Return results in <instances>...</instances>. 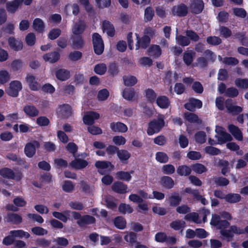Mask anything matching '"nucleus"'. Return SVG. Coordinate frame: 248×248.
I'll use <instances>...</instances> for the list:
<instances>
[{"instance_id": "f257e3e1", "label": "nucleus", "mask_w": 248, "mask_h": 248, "mask_svg": "<svg viewBox=\"0 0 248 248\" xmlns=\"http://www.w3.org/2000/svg\"><path fill=\"white\" fill-rule=\"evenodd\" d=\"M164 125V117L162 116H160L157 120H155L150 123L147 129V134L151 136L158 133Z\"/></svg>"}, {"instance_id": "f03ea898", "label": "nucleus", "mask_w": 248, "mask_h": 248, "mask_svg": "<svg viewBox=\"0 0 248 248\" xmlns=\"http://www.w3.org/2000/svg\"><path fill=\"white\" fill-rule=\"evenodd\" d=\"M22 88V84L19 81L14 80L10 83L9 87L6 91L9 95L16 97L18 96V93Z\"/></svg>"}, {"instance_id": "7ed1b4c3", "label": "nucleus", "mask_w": 248, "mask_h": 248, "mask_svg": "<svg viewBox=\"0 0 248 248\" xmlns=\"http://www.w3.org/2000/svg\"><path fill=\"white\" fill-rule=\"evenodd\" d=\"M93 42L95 53L97 55L101 54L104 49V46L101 36L95 33L93 35Z\"/></svg>"}, {"instance_id": "20e7f679", "label": "nucleus", "mask_w": 248, "mask_h": 248, "mask_svg": "<svg viewBox=\"0 0 248 248\" xmlns=\"http://www.w3.org/2000/svg\"><path fill=\"white\" fill-rule=\"evenodd\" d=\"M245 232V230L238 228L235 226H233L231 227L230 230H222L220 231L221 235L224 238L228 240L231 239L233 236V233L240 234Z\"/></svg>"}, {"instance_id": "39448f33", "label": "nucleus", "mask_w": 248, "mask_h": 248, "mask_svg": "<svg viewBox=\"0 0 248 248\" xmlns=\"http://www.w3.org/2000/svg\"><path fill=\"white\" fill-rule=\"evenodd\" d=\"M95 166L102 175L111 171L114 167L110 162L106 161H98L95 163Z\"/></svg>"}, {"instance_id": "423d86ee", "label": "nucleus", "mask_w": 248, "mask_h": 248, "mask_svg": "<svg viewBox=\"0 0 248 248\" xmlns=\"http://www.w3.org/2000/svg\"><path fill=\"white\" fill-rule=\"evenodd\" d=\"M59 117L62 118H67L72 114L71 107L68 104L60 105L57 110Z\"/></svg>"}, {"instance_id": "0eeeda50", "label": "nucleus", "mask_w": 248, "mask_h": 248, "mask_svg": "<svg viewBox=\"0 0 248 248\" xmlns=\"http://www.w3.org/2000/svg\"><path fill=\"white\" fill-rule=\"evenodd\" d=\"M155 240L159 243L166 242L169 244H174L176 243L177 239L173 236H168L164 232H158L155 235Z\"/></svg>"}, {"instance_id": "6e6552de", "label": "nucleus", "mask_w": 248, "mask_h": 248, "mask_svg": "<svg viewBox=\"0 0 248 248\" xmlns=\"http://www.w3.org/2000/svg\"><path fill=\"white\" fill-rule=\"evenodd\" d=\"M39 146V143L35 140L27 143L24 149L26 155L29 157H32L35 154L36 149Z\"/></svg>"}, {"instance_id": "1a4fd4ad", "label": "nucleus", "mask_w": 248, "mask_h": 248, "mask_svg": "<svg viewBox=\"0 0 248 248\" xmlns=\"http://www.w3.org/2000/svg\"><path fill=\"white\" fill-rule=\"evenodd\" d=\"M210 223L212 225H214L221 230H224L229 225L227 221L220 220V217L217 215H213Z\"/></svg>"}, {"instance_id": "9d476101", "label": "nucleus", "mask_w": 248, "mask_h": 248, "mask_svg": "<svg viewBox=\"0 0 248 248\" xmlns=\"http://www.w3.org/2000/svg\"><path fill=\"white\" fill-rule=\"evenodd\" d=\"M0 175L4 178L19 180L21 177V174L16 176L14 172L10 169L4 168L0 170Z\"/></svg>"}, {"instance_id": "9b49d317", "label": "nucleus", "mask_w": 248, "mask_h": 248, "mask_svg": "<svg viewBox=\"0 0 248 248\" xmlns=\"http://www.w3.org/2000/svg\"><path fill=\"white\" fill-rule=\"evenodd\" d=\"M202 105L201 101L198 99L191 98L185 105V108L190 111H194L196 108H200Z\"/></svg>"}, {"instance_id": "f8f14e48", "label": "nucleus", "mask_w": 248, "mask_h": 248, "mask_svg": "<svg viewBox=\"0 0 248 248\" xmlns=\"http://www.w3.org/2000/svg\"><path fill=\"white\" fill-rule=\"evenodd\" d=\"M8 42L10 47L15 51H20L23 48V45L22 41L18 39L10 37Z\"/></svg>"}, {"instance_id": "ddd939ff", "label": "nucleus", "mask_w": 248, "mask_h": 248, "mask_svg": "<svg viewBox=\"0 0 248 248\" xmlns=\"http://www.w3.org/2000/svg\"><path fill=\"white\" fill-rule=\"evenodd\" d=\"M99 118V114L96 112H88L83 117L84 123L86 124H92L94 120Z\"/></svg>"}, {"instance_id": "4468645a", "label": "nucleus", "mask_w": 248, "mask_h": 248, "mask_svg": "<svg viewBox=\"0 0 248 248\" xmlns=\"http://www.w3.org/2000/svg\"><path fill=\"white\" fill-rule=\"evenodd\" d=\"M137 42L136 45V49L138 50L140 47L145 48L150 42V37L147 35H144L140 40L138 34H136Z\"/></svg>"}, {"instance_id": "2eb2a0df", "label": "nucleus", "mask_w": 248, "mask_h": 248, "mask_svg": "<svg viewBox=\"0 0 248 248\" xmlns=\"http://www.w3.org/2000/svg\"><path fill=\"white\" fill-rule=\"evenodd\" d=\"M203 8V3L202 0H193L190 5V9L193 13L199 14Z\"/></svg>"}, {"instance_id": "dca6fc26", "label": "nucleus", "mask_w": 248, "mask_h": 248, "mask_svg": "<svg viewBox=\"0 0 248 248\" xmlns=\"http://www.w3.org/2000/svg\"><path fill=\"white\" fill-rule=\"evenodd\" d=\"M225 105L228 111L233 114L241 112L243 110L241 107L233 105L231 99L227 100L225 102Z\"/></svg>"}, {"instance_id": "f3484780", "label": "nucleus", "mask_w": 248, "mask_h": 248, "mask_svg": "<svg viewBox=\"0 0 248 248\" xmlns=\"http://www.w3.org/2000/svg\"><path fill=\"white\" fill-rule=\"evenodd\" d=\"M110 126L112 130L115 132L125 133L128 129L125 124L120 122L112 123Z\"/></svg>"}, {"instance_id": "a211bd4d", "label": "nucleus", "mask_w": 248, "mask_h": 248, "mask_svg": "<svg viewBox=\"0 0 248 248\" xmlns=\"http://www.w3.org/2000/svg\"><path fill=\"white\" fill-rule=\"evenodd\" d=\"M22 4V0H14L6 3V7L9 13H14Z\"/></svg>"}, {"instance_id": "6ab92c4d", "label": "nucleus", "mask_w": 248, "mask_h": 248, "mask_svg": "<svg viewBox=\"0 0 248 248\" xmlns=\"http://www.w3.org/2000/svg\"><path fill=\"white\" fill-rule=\"evenodd\" d=\"M182 200V197L177 193H173L166 199L170 206H176L178 205Z\"/></svg>"}, {"instance_id": "aec40b11", "label": "nucleus", "mask_w": 248, "mask_h": 248, "mask_svg": "<svg viewBox=\"0 0 248 248\" xmlns=\"http://www.w3.org/2000/svg\"><path fill=\"white\" fill-rule=\"evenodd\" d=\"M195 56V52L192 50H187L183 55V61L187 65H190Z\"/></svg>"}, {"instance_id": "412c9836", "label": "nucleus", "mask_w": 248, "mask_h": 248, "mask_svg": "<svg viewBox=\"0 0 248 248\" xmlns=\"http://www.w3.org/2000/svg\"><path fill=\"white\" fill-rule=\"evenodd\" d=\"M112 189L116 192L124 194L127 192V186L122 182H117L112 186Z\"/></svg>"}, {"instance_id": "4be33fe9", "label": "nucleus", "mask_w": 248, "mask_h": 248, "mask_svg": "<svg viewBox=\"0 0 248 248\" xmlns=\"http://www.w3.org/2000/svg\"><path fill=\"white\" fill-rule=\"evenodd\" d=\"M187 12V8L184 4H180L173 7L172 9V13L174 15L179 16H184Z\"/></svg>"}, {"instance_id": "5701e85b", "label": "nucleus", "mask_w": 248, "mask_h": 248, "mask_svg": "<svg viewBox=\"0 0 248 248\" xmlns=\"http://www.w3.org/2000/svg\"><path fill=\"white\" fill-rule=\"evenodd\" d=\"M185 218L186 220L192 221L193 222H194L196 223H198V224L201 223L202 222H205L206 221V216H204L203 217V219L202 221L201 219H199V216H198V214H197L196 213H191L187 214L185 216Z\"/></svg>"}, {"instance_id": "b1692460", "label": "nucleus", "mask_w": 248, "mask_h": 248, "mask_svg": "<svg viewBox=\"0 0 248 248\" xmlns=\"http://www.w3.org/2000/svg\"><path fill=\"white\" fill-rule=\"evenodd\" d=\"M88 164L86 160L80 158H76L71 163V167L78 170L86 167Z\"/></svg>"}, {"instance_id": "393cba45", "label": "nucleus", "mask_w": 248, "mask_h": 248, "mask_svg": "<svg viewBox=\"0 0 248 248\" xmlns=\"http://www.w3.org/2000/svg\"><path fill=\"white\" fill-rule=\"evenodd\" d=\"M26 79L31 90L37 91L40 88V85L37 82L34 76L28 75L27 76Z\"/></svg>"}, {"instance_id": "a878e982", "label": "nucleus", "mask_w": 248, "mask_h": 248, "mask_svg": "<svg viewBox=\"0 0 248 248\" xmlns=\"http://www.w3.org/2000/svg\"><path fill=\"white\" fill-rule=\"evenodd\" d=\"M25 113L30 117H34L39 114L38 110L33 106L28 105L23 108Z\"/></svg>"}, {"instance_id": "bb28decb", "label": "nucleus", "mask_w": 248, "mask_h": 248, "mask_svg": "<svg viewBox=\"0 0 248 248\" xmlns=\"http://www.w3.org/2000/svg\"><path fill=\"white\" fill-rule=\"evenodd\" d=\"M230 133L238 140H242L243 136L240 130L234 125H230L228 127Z\"/></svg>"}, {"instance_id": "cd10ccee", "label": "nucleus", "mask_w": 248, "mask_h": 248, "mask_svg": "<svg viewBox=\"0 0 248 248\" xmlns=\"http://www.w3.org/2000/svg\"><path fill=\"white\" fill-rule=\"evenodd\" d=\"M117 155L119 159L123 163H127L131 157V154L127 150L121 149L118 150Z\"/></svg>"}, {"instance_id": "c85d7f7f", "label": "nucleus", "mask_w": 248, "mask_h": 248, "mask_svg": "<svg viewBox=\"0 0 248 248\" xmlns=\"http://www.w3.org/2000/svg\"><path fill=\"white\" fill-rule=\"evenodd\" d=\"M60 58V54L58 52H54L46 54L43 56V59L46 62L50 63H54L58 61Z\"/></svg>"}, {"instance_id": "c756f323", "label": "nucleus", "mask_w": 248, "mask_h": 248, "mask_svg": "<svg viewBox=\"0 0 248 248\" xmlns=\"http://www.w3.org/2000/svg\"><path fill=\"white\" fill-rule=\"evenodd\" d=\"M85 27V23L82 21L75 23L72 29V32L75 35L81 34L84 31Z\"/></svg>"}, {"instance_id": "7c9ffc66", "label": "nucleus", "mask_w": 248, "mask_h": 248, "mask_svg": "<svg viewBox=\"0 0 248 248\" xmlns=\"http://www.w3.org/2000/svg\"><path fill=\"white\" fill-rule=\"evenodd\" d=\"M157 105L161 108H167L170 104V101L168 97L165 96H161L156 99Z\"/></svg>"}, {"instance_id": "2f4dec72", "label": "nucleus", "mask_w": 248, "mask_h": 248, "mask_svg": "<svg viewBox=\"0 0 248 248\" xmlns=\"http://www.w3.org/2000/svg\"><path fill=\"white\" fill-rule=\"evenodd\" d=\"M70 213V211L66 210L64 211L63 213L59 212H53L52 213V215L54 217L61 220L63 222H67L68 219L67 216L69 215Z\"/></svg>"}, {"instance_id": "473e14b6", "label": "nucleus", "mask_w": 248, "mask_h": 248, "mask_svg": "<svg viewBox=\"0 0 248 248\" xmlns=\"http://www.w3.org/2000/svg\"><path fill=\"white\" fill-rule=\"evenodd\" d=\"M56 76L58 79L64 81L68 79L70 77V72L65 69H59L56 73Z\"/></svg>"}, {"instance_id": "72a5a7b5", "label": "nucleus", "mask_w": 248, "mask_h": 248, "mask_svg": "<svg viewBox=\"0 0 248 248\" xmlns=\"http://www.w3.org/2000/svg\"><path fill=\"white\" fill-rule=\"evenodd\" d=\"M103 29L104 32H106L108 35L112 36L114 34V29L112 25L109 22L105 21L103 23Z\"/></svg>"}, {"instance_id": "f704fd0d", "label": "nucleus", "mask_w": 248, "mask_h": 248, "mask_svg": "<svg viewBox=\"0 0 248 248\" xmlns=\"http://www.w3.org/2000/svg\"><path fill=\"white\" fill-rule=\"evenodd\" d=\"M95 218L89 215H86L82 217L79 220H78L77 223L80 226H83L85 224L93 223L95 222Z\"/></svg>"}, {"instance_id": "c9c22d12", "label": "nucleus", "mask_w": 248, "mask_h": 248, "mask_svg": "<svg viewBox=\"0 0 248 248\" xmlns=\"http://www.w3.org/2000/svg\"><path fill=\"white\" fill-rule=\"evenodd\" d=\"M32 26L33 28L38 32H42L44 31L45 25L44 22L39 18L34 20Z\"/></svg>"}, {"instance_id": "e433bc0d", "label": "nucleus", "mask_w": 248, "mask_h": 248, "mask_svg": "<svg viewBox=\"0 0 248 248\" xmlns=\"http://www.w3.org/2000/svg\"><path fill=\"white\" fill-rule=\"evenodd\" d=\"M12 233L14 234L16 238L28 239L31 236L29 232H25L22 230H13L12 231Z\"/></svg>"}, {"instance_id": "4c0bfd02", "label": "nucleus", "mask_w": 248, "mask_h": 248, "mask_svg": "<svg viewBox=\"0 0 248 248\" xmlns=\"http://www.w3.org/2000/svg\"><path fill=\"white\" fill-rule=\"evenodd\" d=\"M191 171V169L186 165L179 166L177 169V172L181 176L188 175Z\"/></svg>"}, {"instance_id": "58836bf2", "label": "nucleus", "mask_w": 248, "mask_h": 248, "mask_svg": "<svg viewBox=\"0 0 248 248\" xmlns=\"http://www.w3.org/2000/svg\"><path fill=\"white\" fill-rule=\"evenodd\" d=\"M7 221L12 222L14 224H17L22 222V217L16 214H9L6 217Z\"/></svg>"}, {"instance_id": "ea45409f", "label": "nucleus", "mask_w": 248, "mask_h": 248, "mask_svg": "<svg viewBox=\"0 0 248 248\" xmlns=\"http://www.w3.org/2000/svg\"><path fill=\"white\" fill-rule=\"evenodd\" d=\"M148 53L150 56L156 58L161 55V50L158 46L153 45L149 48Z\"/></svg>"}, {"instance_id": "a19ab883", "label": "nucleus", "mask_w": 248, "mask_h": 248, "mask_svg": "<svg viewBox=\"0 0 248 248\" xmlns=\"http://www.w3.org/2000/svg\"><path fill=\"white\" fill-rule=\"evenodd\" d=\"M161 184L166 188H171L174 186V181L170 177L164 176L161 179Z\"/></svg>"}, {"instance_id": "79ce46f5", "label": "nucleus", "mask_w": 248, "mask_h": 248, "mask_svg": "<svg viewBox=\"0 0 248 248\" xmlns=\"http://www.w3.org/2000/svg\"><path fill=\"white\" fill-rule=\"evenodd\" d=\"M215 137L217 139V143L219 144H223L228 141H231L232 139V137L227 133L219 136H216Z\"/></svg>"}, {"instance_id": "37998d69", "label": "nucleus", "mask_w": 248, "mask_h": 248, "mask_svg": "<svg viewBox=\"0 0 248 248\" xmlns=\"http://www.w3.org/2000/svg\"><path fill=\"white\" fill-rule=\"evenodd\" d=\"M241 196L238 194L230 193L226 195L225 200L230 203H235L240 200Z\"/></svg>"}, {"instance_id": "c03bdc74", "label": "nucleus", "mask_w": 248, "mask_h": 248, "mask_svg": "<svg viewBox=\"0 0 248 248\" xmlns=\"http://www.w3.org/2000/svg\"><path fill=\"white\" fill-rule=\"evenodd\" d=\"M218 58L220 61L228 65H235L238 64L239 62L237 59L233 57L224 58L223 59L219 56Z\"/></svg>"}, {"instance_id": "a18cd8bd", "label": "nucleus", "mask_w": 248, "mask_h": 248, "mask_svg": "<svg viewBox=\"0 0 248 248\" xmlns=\"http://www.w3.org/2000/svg\"><path fill=\"white\" fill-rule=\"evenodd\" d=\"M236 86L240 88L246 89L248 88V78H237L235 80Z\"/></svg>"}, {"instance_id": "49530a36", "label": "nucleus", "mask_w": 248, "mask_h": 248, "mask_svg": "<svg viewBox=\"0 0 248 248\" xmlns=\"http://www.w3.org/2000/svg\"><path fill=\"white\" fill-rule=\"evenodd\" d=\"M109 95L108 91L106 89H104L98 92L97 97L99 101H104L108 99Z\"/></svg>"}, {"instance_id": "de8ad7c7", "label": "nucleus", "mask_w": 248, "mask_h": 248, "mask_svg": "<svg viewBox=\"0 0 248 248\" xmlns=\"http://www.w3.org/2000/svg\"><path fill=\"white\" fill-rule=\"evenodd\" d=\"M10 79V75L6 70L0 71V83L3 84L7 82Z\"/></svg>"}, {"instance_id": "09e8293b", "label": "nucleus", "mask_w": 248, "mask_h": 248, "mask_svg": "<svg viewBox=\"0 0 248 248\" xmlns=\"http://www.w3.org/2000/svg\"><path fill=\"white\" fill-rule=\"evenodd\" d=\"M133 173V171L130 172L119 171L117 173V178L125 181H129L131 179V174Z\"/></svg>"}, {"instance_id": "8fccbe9b", "label": "nucleus", "mask_w": 248, "mask_h": 248, "mask_svg": "<svg viewBox=\"0 0 248 248\" xmlns=\"http://www.w3.org/2000/svg\"><path fill=\"white\" fill-rule=\"evenodd\" d=\"M185 224L186 223L184 221L177 220L172 221L170 224V226L175 230H179L185 228Z\"/></svg>"}, {"instance_id": "3c124183", "label": "nucleus", "mask_w": 248, "mask_h": 248, "mask_svg": "<svg viewBox=\"0 0 248 248\" xmlns=\"http://www.w3.org/2000/svg\"><path fill=\"white\" fill-rule=\"evenodd\" d=\"M119 210L122 214H130L133 211L132 207L125 203H121L119 207Z\"/></svg>"}, {"instance_id": "603ef678", "label": "nucleus", "mask_w": 248, "mask_h": 248, "mask_svg": "<svg viewBox=\"0 0 248 248\" xmlns=\"http://www.w3.org/2000/svg\"><path fill=\"white\" fill-rule=\"evenodd\" d=\"M124 83L128 86L134 85L137 82L136 77L132 76H125L124 77Z\"/></svg>"}, {"instance_id": "864d4df0", "label": "nucleus", "mask_w": 248, "mask_h": 248, "mask_svg": "<svg viewBox=\"0 0 248 248\" xmlns=\"http://www.w3.org/2000/svg\"><path fill=\"white\" fill-rule=\"evenodd\" d=\"M185 118L187 121L190 123H200L201 121L199 119L197 115L192 113H186L185 114Z\"/></svg>"}, {"instance_id": "5fc2aeb1", "label": "nucleus", "mask_w": 248, "mask_h": 248, "mask_svg": "<svg viewBox=\"0 0 248 248\" xmlns=\"http://www.w3.org/2000/svg\"><path fill=\"white\" fill-rule=\"evenodd\" d=\"M176 40L178 44L183 46H187L190 44L189 40L186 37L182 35L178 36L177 34Z\"/></svg>"}, {"instance_id": "6e6d98bb", "label": "nucleus", "mask_w": 248, "mask_h": 248, "mask_svg": "<svg viewBox=\"0 0 248 248\" xmlns=\"http://www.w3.org/2000/svg\"><path fill=\"white\" fill-rule=\"evenodd\" d=\"M156 160L161 163H165L168 162L169 157L167 155L163 152H157L155 155Z\"/></svg>"}, {"instance_id": "4d7b16f0", "label": "nucleus", "mask_w": 248, "mask_h": 248, "mask_svg": "<svg viewBox=\"0 0 248 248\" xmlns=\"http://www.w3.org/2000/svg\"><path fill=\"white\" fill-rule=\"evenodd\" d=\"M16 238L13 234L12 233V231H11L8 235L6 236L2 241V243L3 245L6 246H9L12 245L15 242Z\"/></svg>"}, {"instance_id": "13d9d810", "label": "nucleus", "mask_w": 248, "mask_h": 248, "mask_svg": "<svg viewBox=\"0 0 248 248\" xmlns=\"http://www.w3.org/2000/svg\"><path fill=\"white\" fill-rule=\"evenodd\" d=\"M113 142L117 146L124 145L125 144L126 140L122 136H115L112 138Z\"/></svg>"}, {"instance_id": "bf43d9fd", "label": "nucleus", "mask_w": 248, "mask_h": 248, "mask_svg": "<svg viewBox=\"0 0 248 248\" xmlns=\"http://www.w3.org/2000/svg\"><path fill=\"white\" fill-rule=\"evenodd\" d=\"M94 71L97 74L102 75L106 72L107 66L104 63L97 64L94 67Z\"/></svg>"}, {"instance_id": "052dcab7", "label": "nucleus", "mask_w": 248, "mask_h": 248, "mask_svg": "<svg viewBox=\"0 0 248 248\" xmlns=\"http://www.w3.org/2000/svg\"><path fill=\"white\" fill-rule=\"evenodd\" d=\"M31 232L36 235H44L48 232L47 231L40 227H33L31 229Z\"/></svg>"}, {"instance_id": "680f3d73", "label": "nucleus", "mask_w": 248, "mask_h": 248, "mask_svg": "<svg viewBox=\"0 0 248 248\" xmlns=\"http://www.w3.org/2000/svg\"><path fill=\"white\" fill-rule=\"evenodd\" d=\"M62 188L66 192H71L74 189V185L71 181H65L62 185Z\"/></svg>"}, {"instance_id": "e2e57ef3", "label": "nucleus", "mask_w": 248, "mask_h": 248, "mask_svg": "<svg viewBox=\"0 0 248 248\" xmlns=\"http://www.w3.org/2000/svg\"><path fill=\"white\" fill-rule=\"evenodd\" d=\"M227 147L233 151H237L236 154L238 155H242L243 152L242 150H239V146L234 142H229L226 145Z\"/></svg>"}, {"instance_id": "0e129e2a", "label": "nucleus", "mask_w": 248, "mask_h": 248, "mask_svg": "<svg viewBox=\"0 0 248 248\" xmlns=\"http://www.w3.org/2000/svg\"><path fill=\"white\" fill-rule=\"evenodd\" d=\"M114 224L117 228L123 229L126 226V221L123 217H118L115 218Z\"/></svg>"}, {"instance_id": "69168bd1", "label": "nucleus", "mask_w": 248, "mask_h": 248, "mask_svg": "<svg viewBox=\"0 0 248 248\" xmlns=\"http://www.w3.org/2000/svg\"><path fill=\"white\" fill-rule=\"evenodd\" d=\"M71 11H72L73 14L74 15H77L79 12V7L76 4L73 5H67L65 7V12L67 14L70 12Z\"/></svg>"}, {"instance_id": "338daca9", "label": "nucleus", "mask_w": 248, "mask_h": 248, "mask_svg": "<svg viewBox=\"0 0 248 248\" xmlns=\"http://www.w3.org/2000/svg\"><path fill=\"white\" fill-rule=\"evenodd\" d=\"M154 15L153 10L150 7H147L144 12V20L146 22L151 20Z\"/></svg>"}, {"instance_id": "774afa93", "label": "nucleus", "mask_w": 248, "mask_h": 248, "mask_svg": "<svg viewBox=\"0 0 248 248\" xmlns=\"http://www.w3.org/2000/svg\"><path fill=\"white\" fill-rule=\"evenodd\" d=\"M192 170L196 173L201 174L206 171L205 167L201 164H196L192 166Z\"/></svg>"}]
</instances>
